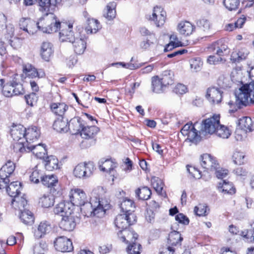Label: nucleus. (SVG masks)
I'll use <instances>...</instances> for the list:
<instances>
[{
  "label": "nucleus",
  "instance_id": "f257e3e1",
  "mask_svg": "<svg viewBox=\"0 0 254 254\" xmlns=\"http://www.w3.org/2000/svg\"><path fill=\"white\" fill-rule=\"evenodd\" d=\"M62 0H39V10L45 14L35 23V26L43 33L57 32L61 27V22L53 13L56 7Z\"/></svg>",
  "mask_w": 254,
  "mask_h": 254
},
{
  "label": "nucleus",
  "instance_id": "f03ea898",
  "mask_svg": "<svg viewBox=\"0 0 254 254\" xmlns=\"http://www.w3.org/2000/svg\"><path fill=\"white\" fill-rule=\"evenodd\" d=\"M249 74L250 77H254V67L251 69ZM250 104H254V81L243 85L235 92V101H230L228 103L230 108L229 112L234 113Z\"/></svg>",
  "mask_w": 254,
  "mask_h": 254
},
{
  "label": "nucleus",
  "instance_id": "7ed1b4c3",
  "mask_svg": "<svg viewBox=\"0 0 254 254\" xmlns=\"http://www.w3.org/2000/svg\"><path fill=\"white\" fill-rule=\"evenodd\" d=\"M54 212L62 217L59 224L61 229L67 231H71L74 229L76 223L71 204L69 202H60L54 208Z\"/></svg>",
  "mask_w": 254,
  "mask_h": 254
},
{
  "label": "nucleus",
  "instance_id": "20e7f679",
  "mask_svg": "<svg viewBox=\"0 0 254 254\" xmlns=\"http://www.w3.org/2000/svg\"><path fill=\"white\" fill-rule=\"evenodd\" d=\"M105 203L103 200H100V198L97 196L91 197L89 202L85 201L80 206V211L84 216L87 217L96 216L101 217L105 213L106 207L108 204Z\"/></svg>",
  "mask_w": 254,
  "mask_h": 254
},
{
  "label": "nucleus",
  "instance_id": "39448f33",
  "mask_svg": "<svg viewBox=\"0 0 254 254\" xmlns=\"http://www.w3.org/2000/svg\"><path fill=\"white\" fill-rule=\"evenodd\" d=\"M26 128L22 125H18L13 127L10 130V134L13 139L16 141L13 144V149L15 152L23 153L26 151L25 144V132Z\"/></svg>",
  "mask_w": 254,
  "mask_h": 254
},
{
  "label": "nucleus",
  "instance_id": "423d86ee",
  "mask_svg": "<svg viewBox=\"0 0 254 254\" xmlns=\"http://www.w3.org/2000/svg\"><path fill=\"white\" fill-rule=\"evenodd\" d=\"M99 131V128L95 126H84L80 134L83 139L81 142L82 146L87 148L95 144L96 135Z\"/></svg>",
  "mask_w": 254,
  "mask_h": 254
},
{
  "label": "nucleus",
  "instance_id": "0eeeda50",
  "mask_svg": "<svg viewBox=\"0 0 254 254\" xmlns=\"http://www.w3.org/2000/svg\"><path fill=\"white\" fill-rule=\"evenodd\" d=\"M95 169L92 162L79 163L75 167L73 173L76 178L86 179L92 175Z\"/></svg>",
  "mask_w": 254,
  "mask_h": 254
},
{
  "label": "nucleus",
  "instance_id": "6e6552de",
  "mask_svg": "<svg viewBox=\"0 0 254 254\" xmlns=\"http://www.w3.org/2000/svg\"><path fill=\"white\" fill-rule=\"evenodd\" d=\"M220 116L214 115L202 122L201 133L202 134H212L215 133L218 127H219Z\"/></svg>",
  "mask_w": 254,
  "mask_h": 254
},
{
  "label": "nucleus",
  "instance_id": "1a4fd4ad",
  "mask_svg": "<svg viewBox=\"0 0 254 254\" xmlns=\"http://www.w3.org/2000/svg\"><path fill=\"white\" fill-rule=\"evenodd\" d=\"M136 221V217L133 213L118 215L115 220V226L120 229H127Z\"/></svg>",
  "mask_w": 254,
  "mask_h": 254
},
{
  "label": "nucleus",
  "instance_id": "9d476101",
  "mask_svg": "<svg viewBox=\"0 0 254 254\" xmlns=\"http://www.w3.org/2000/svg\"><path fill=\"white\" fill-rule=\"evenodd\" d=\"M69 203L71 204L72 209L74 205L80 206L87 200L85 192L79 189H71L69 193Z\"/></svg>",
  "mask_w": 254,
  "mask_h": 254
},
{
  "label": "nucleus",
  "instance_id": "9b49d317",
  "mask_svg": "<svg viewBox=\"0 0 254 254\" xmlns=\"http://www.w3.org/2000/svg\"><path fill=\"white\" fill-rule=\"evenodd\" d=\"M117 164L111 159H101L99 162V167L101 171L108 173L112 178V181L114 182L115 179L117 178L118 176L115 169L117 167Z\"/></svg>",
  "mask_w": 254,
  "mask_h": 254
},
{
  "label": "nucleus",
  "instance_id": "f8f14e48",
  "mask_svg": "<svg viewBox=\"0 0 254 254\" xmlns=\"http://www.w3.org/2000/svg\"><path fill=\"white\" fill-rule=\"evenodd\" d=\"M70 43L72 44L74 52L77 55H81L84 53L86 48V37L81 32L76 33L74 39Z\"/></svg>",
  "mask_w": 254,
  "mask_h": 254
},
{
  "label": "nucleus",
  "instance_id": "ddd939ff",
  "mask_svg": "<svg viewBox=\"0 0 254 254\" xmlns=\"http://www.w3.org/2000/svg\"><path fill=\"white\" fill-rule=\"evenodd\" d=\"M56 249L61 252H69L73 250L71 241L65 237L57 238L54 242Z\"/></svg>",
  "mask_w": 254,
  "mask_h": 254
},
{
  "label": "nucleus",
  "instance_id": "4468645a",
  "mask_svg": "<svg viewBox=\"0 0 254 254\" xmlns=\"http://www.w3.org/2000/svg\"><path fill=\"white\" fill-rule=\"evenodd\" d=\"M166 17V12L159 6L154 7L152 16H150L149 20L154 21L157 27L164 25Z\"/></svg>",
  "mask_w": 254,
  "mask_h": 254
},
{
  "label": "nucleus",
  "instance_id": "2eb2a0df",
  "mask_svg": "<svg viewBox=\"0 0 254 254\" xmlns=\"http://www.w3.org/2000/svg\"><path fill=\"white\" fill-rule=\"evenodd\" d=\"M209 50L221 57L229 52L228 46L224 43L223 40H219L212 43L209 47Z\"/></svg>",
  "mask_w": 254,
  "mask_h": 254
},
{
  "label": "nucleus",
  "instance_id": "dca6fc26",
  "mask_svg": "<svg viewBox=\"0 0 254 254\" xmlns=\"http://www.w3.org/2000/svg\"><path fill=\"white\" fill-rule=\"evenodd\" d=\"M15 169V165L11 160H8L0 169V178L4 179L5 182H9V178L12 175Z\"/></svg>",
  "mask_w": 254,
  "mask_h": 254
},
{
  "label": "nucleus",
  "instance_id": "f3484780",
  "mask_svg": "<svg viewBox=\"0 0 254 254\" xmlns=\"http://www.w3.org/2000/svg\"><path fill=\"white\" fill-rule=\"evenodd\" d=\"M201 165L205 169L214 171L217 169L219 164L217 162L215 158L210 154H205L201 156Z\"/></svg>",
  "mask_w": 254,
  "mask_h": 254
},
{
  "label": "nucleus",
  "instance_id": "a211bd4d",
  "mask_svg": "<svg viewBox=\"0 0 254 254\" xmlns=\"http://www.w3.org/2000/svg\"><path fill=\"white\" fill-rule=\"evenodd\" d=\"M26 151L24 152H30L37 157L40 159H44L46 153V149L44 144L38 143L37 144H30L26 145Z\"/></svg>",
  "mask_w": 254,
  "mask_h": 254
},
{
  "label": "nucleus",
  "instance_id": "6ab92c4d",
  "mask_svg": "<svg viewBox=\"0 0 254 254\" xmlns=\"http://www.w3.org/2000/svg\"><path fill=\"white\" fill-rule=\"evenodd\" d=\"M222 93V91L217 87H210L207 90L206 98L213 104L219 103L221 101Z\"/></svg>",
  "mask_w": 254,
  "mask_h": 254
},
{
  "label": "nucleus",
  "instance_id": "aec40b11",
  "mask_svg": "<svg viewBox=\"0 0 254 254\" xmlns=\"http://www.w3.org/2000/svg\"><path fill=\"white\" fill-rule=\"evenodd\" d=\"M62 27L63 29L60 32V39L61 41H68L70 42L72 40L74 39L76 37V34H73L71 29L73 27L72 24L66 25V24L63 25Z\"/></svg>",
  "mask_w": 254,
  "mask_h": 254
},
{
  "label": "nucleus",
  "instance_id": "412c9836",
  "mask_svg": "<svg viewBox=\"0 0 254 254\" xmlns=\"http://www.w3.org/2000/svg\"><path fill=\"white\" fill-rule=\"evenodd\" d=\"M23 71L27 76L32 78L36 77L42 78L45 76V72L43 69L37 70L31 64H25L23 67Z\"/></svg>",
  "mask_w": 254,
  "mask_h": 254
},
{
  "label": "nucleus",
  "instance_id": "4be33fe9",
  "mask_svg": "<svg viewBox=\"0 0 254 254\" xmlns=\"http://www.w3.org/2000/svg\"><path fill=\"white\" fill-rule=\"evenodd\" d=\"M25 145H30L36 140L40 136V131L36 127H31L26 129Z\"/></svg>",
  "mask_w": 254,
  "mask_h": 254
},
{
  "label": "nucleus",
  "instance_id": "5701e85b",
  "mask_svg": "<svg viewBox=\"0 0 254 254\" xmlns=\"http://www.w3.org/2000/svg\"><path fill=\"white\" fill-rule=\"evenodd\" d=\"M83 127L84 125L81 123L80 118L76 117L70 120L67 127L72 134H80Z\"/></svg>",
  "mask_w": 254,
  "mask_h": 254
},
{
  "label": "nucleus",
  "instance_id": "b1692460",
  "mask_svg": "<svg viewBox=\"0 0 254 254\" xmlns=\"http://www.w3.org/2000/svg\"><path fill=\"white\" fill-rule=\"evenodd\" d=\"M51 230L50 223L47 221H42L39 224L37 229L35 230L34 236L37 239L41 238L49 233Z\"/></svg>",
  "mask_w": 254,
  "mask_h": 254
},
{
  "label": "nucleus",
  "instance_id": "393cba45",
  "mask_svg": "<svg viewBox=\"0 0 254 254\" xmlns=\"http://www.w3.org/2000/svg\"><path fill=\"white\" fill-rule=\"evenodd\" d=\"M195 29V26L190 22L182 21L178 25V30L182 35L188 36L191 35Z\"/></svg>",
  "mask_w": 254,
  "mask_h": 254
},
{
  "label": "nucleus",
  "instance_id": "a878e982",
  "mask_svg": "<svg viewBox=\"0 0 254 254\" xmlns=\"http://www.w3.org/2000/svg\"><path fill=\"white\" fill-rule=\"evenodd\" d=\"M54 53L53 45L48 42H44L41 46L40 55L45 61H49Z\"/></svg>",
  "mask_w": 254,
  "mask_h": 254
},
{
  "label": "nucleus",
  "instance_id": "bb28decb",
  "mask_svg": "<svg viewBox=\"0 0 254 254\" xmlns=\"http://www.w3.org/2000/svg\"><path fill=\"white\" fill-rule=\"evenodd\" d=\"M86 22L85 30L87 34L96 33L102 27L98 20L94 18H87Z\"/></svg>",
  "mask_w": 254,
  "mask_h": 254
},
{
  "label": "nucleus",
  "instance_id": "cd10ccee",
  "mask_svg": "<svg viewBox=\"0 0 254 254\" xmlns=\"http://www.w3.org/2000/svg\"><path fill=\"white\" fill-rule=\"evenodd\" d=\"M118 237L123 242H128L127 240V238L128 239H131L135 241L138 237V235L133 231H131L129 229H121V230L118 233Z\"/></svg>",
  "mask_w": 254,
  "mask_h": 254
},
{
  "label": "nucleus",
  "instance_id": "c85d7f7f",
  "mask_svg": "<svg viewBox=\"0 0 254 254\" xmlns=\"http://www.w3.org/2000/svg\"><path fill=\"white\" fill-rule=\"evenodd\" d=\"M8 195L15 197L18 196L21 189V183L19 182H13L5 188Z\"/></svg>",
  "mask_w": 254,
  "mask_h": 254
},
{
  "label": "nucleus",
  "instance_id": "c756f323",
  "mask_svg": "<svg viewBox=\"0 0 254 254\" xmlns=\"http://www.w3.org/2000/svg\"><path fill=\"white\" fill-rule=\"evenodd\" d=\"M20 28L27 32L29 34H33L35 30L31 28L32 26H35V22L30 20L28 18H22L19 22Z\"/></svg>",
  "mask_w": 254,
  "mask_h": 254
},
{
  "label": "nucleus",
  "instance_id": "7c9ffc66",
  "mask_svg": "<svg viewBox=\"0 0 254 254\" xmlns=\"http://www.w3.org/2000/svg\"><path fill=\"white\" fill-rule=\"evenodd\" d=\"M53 126V128L59 132H66L68 130L67 120H64L63 117L56 120Z\"/></svg>",
  "mask_w": 254,
  "mask_h": 254
},
{
  "label": "nucleus",
  "instance_id": "2f4dec72",
  "mask_svg": "<svg viewBox=\"0 0 254 254\" xmlns=\"http://www.w3.org/2000/svg\"><path fill=\"white\" fill-rule=\"evenodd\" d=\"M238 126L246 132H251L253 130V123L251 118L244 117L238 121Z\"/></svg>",
  "mask_w": 254,
  "mask_h": 254
},
{
  "label": "nucleus",
  "instance_id": "473e14b6",
  "mask_svg": "<svg viewBox=\"0 0 254 254\" xmlns=\"http://www.w3.org/2000/svg\"><path fill=\"white\" fill-rule=\"evenodd\" d=\"M50 107L52 112L61 117H63L68 108V107L64 103H54L51 104Z\"/></svg>",
  "mask_w": 254,
  "mask_h": 254
},
{
  "label": "nucleus",
  "instance_id": "72a5a7b5",
  "mask_svg": "<svg viewBox=\"0 0 254 254\" xmlns=\"http://www.w3.org/2000/svg\"><path fill=\"white\" fill-rule=\"evenodd\" d=\"M183 240V238L181 237V234L176 231L171 232L169 235L168 239V243L169 246L172 247L181 246V243Z\"/></svg>",
  "mask_w": 254,
  "mask_h": 254
},
{
  "label": "nucleus",
  "instance_id": "f704fd0d",
  "mask_svg": "<svg viewBox=\"0 0 254 254\" xmlns=\"http://www.w3.org/2000/svg\"><path fill=\"white\" fill-rule=\"evenodd\" d=\"M45 162V167L48 171H52L59 168L58 159L55 156L47 157Z\"/></svg>",
  "mask_w": 254,
  "mask_h": 254
},
{
  "label": "nucleus",
  "instance_id": "c9c22d12",
  "mask_svg": "<svg viewBox=\"0 0 254 254\" xmlns=\"http://www.w3.org/2000/svg\"><path fill=\"white\" fill-rule=\"evenodd\" d=\"M19 218L26 225H31L34 220L33 213L27 209H24L23 211H20Z\"/></svg>",
  "mask_w": 254,
  "mask_h": 254
},
{
  "label": "nucleus",
  "instance_id": "e433bc0d",
  "mask_svg": "<svg viewBox=\"0 0 254 254\" xmlns=\"http://www.w3.org/2000/svg\"><path fill=\"white\" fill-rule=\"evenodd\" d=\"M152 90L156 93H160L163 92L164 88L166 87L163 84L162 80L159 76H154L152 77Z\"/></svg>",
  "mask_w": 254,
  "mask_h": 254
},
{
  "label": "nucleus",
  "instance_id": "4c0bfd02",
  "mask_svg": "<svg viewBox=\"0 0 254 254\" xmlns=\"http://www.w3.org/2000/svg\"><path fill=\"white\" fill-rule=\"evenodd\" d=\"M135 196L139 199L147 200L151 195V191L147 187L138 188L135 191Z\"/></svg>",
  "mask_w": 254,
  "mask_h": 254
},
{
  "label": "nucleus",
  "instance_id": "58836bf2",
  "mask_svg": "<svg viewBox=\"0 0 254 254\" xmlns=\"http://www.w3.org/2000/svg\"><path fill=\"white\" fill-rule=\"evenodd\" d=\"M219 191L227 194H233L235 193V189L232 183L223 181L222 183H219L218 186Z\"/></svg>",
  "mask_w": 254,
  "mask_h": 254
},
{
  "label": "nucleus",
  "instance_id": "ea45409f",
  "mask_svg": "<svg viewBox=\"0 0 254 254\" xmlns=\"http://www.w3.org/2000/svg\"><path fill=\"white\" fill-rule=\"evenodd\" d=\"M120 207L124 214L133 213L135 208L134 204L132 200L125 199L120 204Z\"/></svg>",
  "mask_w": 254,
  "mask_h": 254
},
{
  "label": "nucleus",
  "instance_id": "a19ab883",
  "mask_svg": "<svg viewBox=\"0 0 254 254\" xmlns=\"http://www.w3.org/2000/svg\"><path fill=\"white\" fill-rule=\"evenodd\" d=\"M152 185L155 191L160 195L164 196L166 194L163 192V183L162 180L156 177H153L151 180Z\"/></svg>",
  "mask_w": 254,
  "mask_h": 254
},
{
  "label": "nucleus",
  "instance_id": "79ce46f5",
  "mask_svg": "<svg viewBox=\"0 0 254 254\" xmlns=\"http://www.w3.org/2000/svg\"><path fill=\"white\" fill-rule=\"evenodd\" d=\"M12 203L15 207H17L20 211H23L24 209H26L27 205V201L24 196H17L15 197L12 201Z\"/></svg>",
  "mask_w": 254,
  "mask_h": 254
},
{
  "label": "nucleus",
  "instance_id": "37998d69",
  "mask_svg": "<svg viewBox=\"0 0 254 254\" xmlns=\"http://www.w3.org/2000/svg\"><path fill=\"white\" fill-rule=\"evenodd\" d=\"M173 73L171 70H165L163 72L160 78L163 82V84L166 87L173 82Z\"/></svg>",
  "mask_w": 254,
  "mask_h": 254
},
{
  "label": "nucleus",
  "instance_id": "c03bdc74",
  "mask_svg": "<svg viewBox=\"0 0 254 254\" xmlns=\"http://www.w3.org/2000/svg\"><path fill=\"white\" fill-rule=\"evenodd\" d=\"M156 41L155 35H151V38L141 42L140 48L144 50H149L155 46Z\"/></svg>",
  "mask_w": 254,
  "mask_h": 254
},
{
  "label": "nucleus",
  "instance_id": "a18cd8bd",
  "mask_svg": "<svg viewBox=\"0 0 254 254\" xmlns=\"http://www.w3.org/2000/svg\"><path fill=\"white\" fill-rule=\"evenodd\" d=\"M41 182L42 184L48 187H52L56 185L58 183V179L55 175H46L43 176Z\"/></svg>",
  "mask_w": 254,
  "mask_h": 254
},
{
  "label": "nucleus",
  "instance_id": "49530a36",
  "mask_svg": "<svg viewBox=\"0 0 254 254\" xmlns=\"http://www.w3.org/2000/svg\"><path fill=\"white\" fill-rule=\"evenodd\" d=\"M39 203L45 208L50 207L54 205V196L51 195H43L39 199Z\"/></svg>",
  "mask_w": 254,
  "mask_h": 254
},
{
  "label": "nucleus",
  "instance_id": "de8ad7c7",
  "mask_svg": "<svg viewBox=\"0 0 254 254\" xmlns=\"http://www.w3.org/2000/svg\"><path fill=\"white\" fill-rule=\"evenodd\" d=\"M116 6V3L114 1L110 2L107 5V13L106 14H104V15L108 20H110L115 17Z\"/></svg>",
  "mask_w": 254,
  "mask_h": 254
},
{
  "label": "nucleus",
  "instance_id": "09e8293b",
  "mask_svg": "<svg viewBox=\"0 0 254 254\" xmlns=\"http://www.w3.org/2000/svg\"><path fill=\"white\" fill-rule=\"evenodd\" d=\"M16 76L17 74H15L13 79L12 80V85L13 86V95H18L23 94L24 93V88L22 84L16 81Z\"/></svg>",
  "mask_w": 254,
  "mask_h": 254
},
{
  "label": "nucleus",
  "instance_id": "8fccbe9b",
  "mask_svg": "<svg viewBox=\"0 0 254 254\" xmlns=\"http://www.w3.org/2000/svg\"><path fill=\"white\" fill-rule=\"evenodd\" d=\"M226 8L230 11L236 10L240 4V0H223Z\"/></svg>",
  "mask_w": 254,
  "mask_h": 254
},
{
  "label": "nucleus",
  "instance_id": "3c124183",
  "mask_svg": "<svg viewBox=\"0 0 254 254\" xmlns=\"http://www.w3.org/2000/svg\"><path fill=\"white\" fill-rule=\"evenodd\" d=\"M215 133L218 136L222 138H228L231 135V132L229 129L227 127L220 124Z\"/></svg>",
  "mask_w": 254,
  "mask_h": 254
},
{
  "label": "nucleus",
  "instance_id": "603ef678",
  "mask_svg": "<svg viewBox=\"0 0 254 254\" xmlns=\"http://www.w3.org/2000/svg\"><path fill=\"white\" fill-rule=\"evenodd\" d=\"M190 66L192 70L194 72L199 71L202 66L203 63L200 58L192 59L190 61Z\"/></svg>",
  "mask_w": 254,
  "mask_h": 254
},
{
  "label": "nucleus",
  "instance_id": "864d4df0",
  "mask_svg": "<svg viewBox=\"0 0 254 254\" xmlns=\"http://www.w3.org/2000/svg\"><path fill=\"white\" fill-rule=\"evenodd\" d=\"M48 250V246L45 242L42 241L36 245L33 248L34 254H45Z\"/></svg>",
  "mask_w": 254,
  "mask_h": 254
},
{
  "label": "nucleus",
  "instance_id": "5fc2aeb1",
  "mask_svg": "<svg viewBox=\"0 0 254 254\" xmlns=\"http://www.w3.org/2000/svg\"><path fill=\"white\" fill-rule=\"evenodd\" d=\"M42 172L38 169L37 166H36L30 176V180L31 182L37 184L39 182L40 179L42 180Z\"/></svg>",
  "mask_w": 254,
  "mask_h": 254
},
{
  "label": "nucleus",
  "instance_id": "6e6d98bb",
  "mask_svg": "<svg viewBox=\"0 0 254 254\" xmlns=\"http://www.w3.org/2000/svg\"><path fill=\"white\" fill-rule=\"evenodd\" d=\"M141 248L140 244L133 242L128 246L127 251L128 254H140Z\"/></svg>",
  "mask_w": 254,
  "mask_h": 254
},
{
  "label": "nucleus",
  "instance_id": "4d7b16f0",
  "mask_svg": "<svg viewBox=\"0 0 254 254\" xmlns=\"http://www.w3.org/2000/svg\"><path fill=\"white\" fill-rule=\"evenodd\" d=\"M197 26L204 31H208L211 27V23L208 19L205 18L200 19L197 22Z\"/></svg>",
  "mask_w": 254,
  "mask_h": 254
},
{
  "label": "nucleus",
  "instance_id": "13d9d810",
  "mask_svg": "<svg viewBox=\"0 0 254 254\" xmlns=\"http://www.w3.org/2000/svg\"><path fill=\"white\" fill-rule=\"evenodd\" d=\"M240 235L245 238L248 242H254V230H245L241 231Z\"/></svg>",
  "mask_w": 254,
  "mask_h": 254
},
{
  "label": "nucleus",
  "instance_id": "bf43d9fd",
  "mask_svg": "<svg viewBox=\"0 0 254 254\" xmlns=\"http://www.w3.org/2000/svg\"><path fill=\"white\" fill-rule=\"evenodd\" d=\"M12 85V81L7 83L2 87V92L3 95L6 97H11L13 95V91Z\"/></svg>",
  "mask_w": 254,
  "mask_h": 254
},
{
  "label": "nucleus",
  "instance_id": "052dcab7",
  "mask_svg": "<svg viewBox=\"0 0 254 254\" xmlns=\"http://www.w3.org/2000/svg\"><path fill=\"white\" fill-rule=\"evenodd\" d=\"M245 155L242 152L236 151L232 156V159L235 164L241 165L244 163Z\"/></svg>",
  "mask_w": 254,
  "mask_h": 254
},
{
  "label": "nucleus",
  "instance_id": "680f3d73",
  "mask_svg": "<svg viewBox=\"0 0 254 254\" xmlns=\"http://www.w3.org/2000/svg\"><path fill=\"white\" fill-rule=\"evenodd\" d=\"M186 136L188 137L187 139L192 142H197L199 138V136L198 135L197 131L194 126H192L191 130L189 132Z\"/></svg>",
  "mask_w": 254,
  "mask_h": 254
},
{
  "label": "nucleus",
  "instance_id": "e2e57ef3",
  "mask_svg": "<svg viewBox=\"0 0 254 254\" xmlns=\"http://www.w3.org/2000/svg\"><path fill=\"white\" fill-rule=\"evenodd\" d=\"M25 99L26 102V103L31 106H34L37 102L38 101V96L35 93H31L28 95H26L25 96Z\"/></svg>",
  "mask_w": 254,
  "mask_h": 254
},
{
  "label": "nucleus",
  "instance_id": "0e129e2a",
  "mask_svg": "<svg viewBox=\"0 0 254 254\" xmlns=\"http://www.w3.org/2000/svg\"><path fill=\"white\" fill-rule=\"evenodd\" d=\"M10 46L14 49L21 48L22 44V39L18 37H12L9 40Z\"/></svg>",
  "mask_w": 254,
  "mask_h": 254
},
{
  "label": "nucleus",
  "instance_id": "69168bd1",
  "mask_svg": "<svg viewBox=\"0 0 254 254\" xmlns=\"http://www.w3.org/2000/svg\"><path fill=\"white\" fill-rule=\"evenodd\" d=\"M206 207L204 205L199 204L194 207V212L198 216H205L206 215Z\"/></svg>",
  "mask_w": 254,
  "mask_h": 254
},
{
  "label": "nucleus",
  "instance_id": "338daca9",
  "mask_svg": "<svg viewBox=\"0 0 254 254\" xmlns=\"http://www.w3.org/2000/svg\"><path fill=\"white\" fill-rule=\"evenodd\" d=\"M214 171H215V174L216 177L218 179H222L226 177L228 172L227 170L220 168L219 165L218 166H217V169L214 170Z\"/></svg>",
  "mask_w": 254,
  "mask_h": 254
},
{
  "label": "nucleus",
  "instance_id": "774afa93",
  "mask_svg": "<svg viewBox=\"0 0 254 254\" xmlns=\"http://www.w3.org/2000/svg\"><path fill=\"white\" fill-rule=\"evenodd\" d=\"M175 219L179 223L184 225H188L189 223V218L183 213H179L175 216Z\"/></svg>",
  "mask_w": 254,
  "mask_h": 254
}]
</instances>
